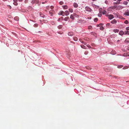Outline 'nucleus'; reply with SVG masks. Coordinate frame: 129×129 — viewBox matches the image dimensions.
I'll list each match as a JSON object with an SVG mask.
<instances>
[{"mask_svg":"<svg viewBox=\"0 0 129 129\" xmlns=\"http://www.w3.org/2000/svg\"><path fill=\"white\" fill-rule=\"evenodd\" d=\"M59 15H62L63 16L65 15L64 12L62 11H60V12L58 13Z\"/></svg>","mask_w":129,"mask_h":129,"instance_id":"obj_1","label":"nucleus"},{"mask_svg":"<svg viewBox=\"0 0 129 129\" xmlns=\"http://www.w3.org/2000/svg\"><path fill=\"white\" fill-rule=\"evenodd\" d=\"M39 2V1L38 0H33L31 2V3H36V4H38Z\"/></svg>","mask_w":129,"mask_h":129,"instance_id":"obj_2","label":"nucleus"},{"mask_svg":"<svg viewBox=\"0 0 129 129\" xmlns=\"http://www.w3.org/2000/svg\"><path fill=\"white\" fill-rule=\"evenodd\" d=\"M54 12V11L53 10H52L49 11V13L50 14L51 16H52L53 14V13Z\"/></svg>","mask_w":129,"mask_h":129,"instance_id":"obj_3","label":"nucleus"},{"mask_svg":"<svg viewBox=\"0 0 129 129\" xmlns=\"http://www.w3.org/2000/svg\"><path fill=\"white\" fill-rule=\"evenodd\" d=\"M108 18L110 19L111 20L114 18V16L113 15L110 14L109 15Z\"/></svg>","mask_w":129,"mask_h":129,"instance_id":"obj_4","label":"nucleus"},{"mask_svg":"<svg viewBox=\"0 0 129 129\" xmlns=\"http://www.w3.org/2000/svg\"><path fill=\"white\" fill-rule=\"evenodd\" d=\"M125 43H129V38H126L125 41Z\"/></svg>","mask_w":129,"mask_h":129,"instance_id":"obj_5","label":"nucleus"},{"mask_svg":"<svg viewBox=\"0 0 129 129\" xmlns=\"http://www.w3.org/2000/svg\"><path fill=\"white\" fill-rule=\"evenodd\" d=\"M40 15L41 17H42L43 18H44L45 17V15L43 14H42L41 12H39Z\"/></svg>","mask_w":129,"mask_h":129,"instance_id":"obj_6","label":"nucleus"},{"mask_svg":"<svg viewBox=\"0 0 129 129\" xmlns=\"http://www.w3.org/2000/svg\"><path fill=\"white\" fill-rule=\"evenodd\" d=\"M124 34V32L122 31H120L119 33V34L121 36H122Z\"/></svg>","mask_w":129,"mask_h":129,"instance_id":"obj_7","label":"nucleus"},{"mask_svg":"<svg viewBox=\"0 0 129 129\" xmlns=\"http://www.w3.org/2000/svg\"><path fill=\"white\" fill-rule=\"evenodd\" d=\"M86 9L87 11L90 12L91 11V9L88 7H86Z\"/></svg>","mask_w":129,"mask_h":129,"instance_id":"obj_8","label":"nucleus"},{"mask_svg":"<svg viewBox=\"0 0 129 129\" xmlns=\"http://www.w3.org/2000/svg\"><path fill=\"white\" fill-rule=\"evenodd\" d=\"M65 15H66V16H68L69 15V13L68 11H65L64 12Z\"/></svg>","mask_w":129,"mask_h":129,"instance_id":"obj_9","label":"nucleus"},{"mask_svg":"<svg viewBox=\"0 0 129 129\" xmlns=\"http://www.w3.org/2000/svg\"><path fill=\"white\" fill-rule=\"evenodd\" d=\"M117 21L115 19H114L111 21V23L113 24H115L117 22Z\"/></svg>","mask_w":129,"mask_h":129,"instance_id":"obj_10","label":"nucleus"},{"mask_svg":"<svg viewBox=\"0 0 129 129\" xmlns=\"http://www.w3.org/2000/svg\"><path fill=\"white\" fill-rule=\"evenodd\" d=\"M69 36H72L73 35V33L72 32H69L68 33Z\"/></svg>","mask_w":129,"mask_h":129,"instance_id":"obj_11","label":"nucleus"},{"mask_svg":"<svg viewBox=\"0 0 129 129\" xmlns=\"http://www.w3.org/2000/svg\"><path fill=\"white\" fill-rule=\"evenodd\" d=\"M73 6L75 8H77L78 7V5L77 3H74Z\"/></svg>","mask_w":129,"mask_h":129,"instance_id":"obj_12","label":"nucleus"},{"mask_svg":"<svg viewBox=\"0 0 129 129\" xmlns=\"http://www.w3.org/2000/svg\"><path fill=\"white\" fill-rule=\"evenodd\" d=\"M70 18L72 19H74L75 18L74 15H71L70 16Z\"/></svg>","mask_w":129,"mask_h":129,"instance_id":"obj_13","label":"nucleus"},{"mask_svg":"<svg viewBox=\"0 0 129 129\" xmlns=\"http://www.w3.org/2000/svg\"><path fill=\"white\" fill-rule=\"evenodd\" d=\"M124 14L126 16H128L129 15V12H126L124 13Z\"/></svg>","mask_w":129,"mask_h":129,"instance_id":"obj_14","label":"nucleus"},{"mask_svg":"<svg viewBox=\"0 0 129 129\" xmlns=\"http://www.w3.org/2000/svg\"><path fill=\"white\" fill-rule=\"evenodd\" d=\"M69 19V17L68 16L65 17L64 18V20L66 21H67L68 20V19Z\"/></svg>","mask_w":129,"mask_h":129,"instance_id":"obj_15","label":"nucleus"},{"mask_svg":"<svg viewBox=\"0 0 129 129\" xmlns=\"http://www.w3.org/2000/svg\"><path fill=\"white\" fill-rule=\"evenodd\" d=\"M81 47L83 49H86V47L85 46H84L83 45H81Z\"/></svg>","mask_w":129,"mask_h":129,"instance_id":"obj_16","label":"nucleus"},{"mask_svg":"<svg viewBox=\"0 0 129 129\" xmlns=\"http://www.w3.org/2000/svg\"><path fill=\"white\" fill-rule=\"evenodd\" d=\"M62 25H60L58 26L57 28L59 29H60L62 27Z\"/></svg>","mask_w":129,"mask_h":129,"instance_id":"obj_17","label":"nucleus"},{"mask_svg":"<svg viewBox=\"0 0 129 129\" xmlns=\"http://www.w3.org/2000/svg\"><path fill=\"white\" fill-rule=\"evenodd\" d=\"M102 13L103 14H105L106 13V12L105 10H104L102 12Z\"/></svg>","mask_w":129,"mask_h":129,"instance_id":"obj_18","label":"nucleus"},{"mask_svg":"<svg viewBox=\"0 0 129 129\" xmlns=\"http://www.w3.org/2000/svg\"><path fill=\"white\" fill-rule=\"evenodd\" d=\"M119 30L118 29H114L113 30V31L115 33H118L119 32Z\"/></svg>","mask_w":129,"mask_h":129,"instance_id":"obj_19","label":"nucleus"},{"mask_svg":"<svg viewBox=\"0 0 129 129\" xmlns=\"http://www.w3.org/2000/svg\"><path fill=\"white\" fill-rule=\"evenodd\" d=\"M14 19L18 21L19 20V18L18 17H15Z\"/></svg>","mask_w":129,"mask_h":129,"instance_id":"obj_20","label":"nucleus"},{"mask_svg":"<svg viewBox=\"0 0 129 129\" xmlns=\"http://www.w3.org/2000/svg\"><path fill=\"white\" fill-rule=\"evenodd\" d=\"M74 16H75L76 17L79 18V16L77 14H74Z\"/></svg>","mask_w":129,"mask_h":129,"instance_id":"obj_21","label":"nucleus"},{"mask_svg":"<svg viewBox=\"0 0 129 129\" xmlns=\"http://www.w3.org/2000/svg\"><path fill=\"white\" fill-rule=\"evenodd\" d=\"M123 67V66L122 65H120L118 66H117V68H121Z\"/></svg>","mask_w":129,"mask_h":129,"instance_id":"obj_22","label":"nucleus"},{"mask_svg":"<svg viewBox=\"0 0 129 129\" xmlns=\"http://www.w3.org/2000/svg\"><path fill=\"white\" fill-rule=\"evenodd\" d=\"M69 11L71 13H72L73 11V10L72 9H69Z\"/></svg>","mask_w":129,"mask_h":129,"instance_id":"obj_23","label":"nucleus"},{"mask_svg":"<svg viewBox=\"0 0 129 129\" xmlns=\"http://www.w3.org/2000/svg\"><path fill=\"white\" fill-rule=\"evenodd\" d=\"M63 8L65 9H67L68 8V6L66 5L64 6L63 7Z\"/></svg>","mask_w":129,"mask_h":129,"instance_id":"obj_24","label":"nucleus"},{"mask_svg":"<svg viewBox=\"0 0 129 129\" xmlns=\"http://www.w3.org/2000/svg\"><path fill=\"white\" fill-rule=\"evenodd\" d=\"M73 38L74 40L75 41H77L78 40V38L76 37H74Z\"/></svg>","mask_w":129,"mask_h":129,"instance_id":"obj_25","label":"nucleus"},{"mask_svg":"<svg viewBox=\"0 0 129 129\" xmlns=\"http://www.w3.org/2000/svg\"><path fill=\"white\" fill-rule=\"evenodd\" d=\"M128 3V2L126 1H125L123 3V4L125 5H127Z\"/></svg>","mask_w":129,"mask_h":129,"instance_id":"obj_26","label":"nucleus"},{"mask_svg":"<svg viewBox=\"0 0 129 129\" xmlns=\"http://www.w3.org/2000/svg\"><path fill=\"white\" fill-rule=\"evenodd\" d=\"M38 26V24L37 23L35 24L34 25V26L35 27H37Z\"/></svg>","mask_w":129,"mask_h":129,"instance_id":"obj_27","label":"nucleus"},{"mask_svg":"<svg viewBox=\"0 0 129 129\" xmlns=\"http://www.w3.org/2000/svg\"><path fill=\"white\" fill-rule=\"evenodd\" d=\"M13 4L15 6H17L18 5V3L17 2H14Z\"/></svg>","mask_w":129,"mask_h":129,"instance_id":"obj_28","label":"nucleus"},{"mask_svg":"<svg viewBox=\"0 0 129 129\" xmlns=\"http://www.w3.org/2000/svg\"><path fill=\"white\" fill-rule=\"evenodd\" d=\"M128 21L127 20H125L124 22V23L126 24H127L128 23Z\"/></svg>","mask_w":129,"mask_h":129,"instance_id":"obj_29","label":"nucleus"},{"mask_svg":"<svg viewBox=\"0 0 129 129\" xmlns=\"http://www.w3.org/2000/svg\"><path fill=\"white\" fill-rule=\"evenodd\" d=\"M128 68V67L127 66H125V67H124L123 68V70H125V69H127Z\"/></svg>","mask_w":129,"mask_h":129,"instance_id":"obj_30","label":"nucleus"},{"mask_svg":"<svg viewBox=\"0 0 129 129\" xmlns=\"http://www.w3.org/2000/svg\"><path fill=\"white\" fill-rule=\"evenodd\" d=\"M98 18H95L94 19V21H95V22H96L98 21Z\"/></svg>","mask_w":129,"mask_h":129,"instance_id":"obj_31","label":"nucleus"},{"mask_svg":"<svg viewBox=\"0 0 129 129\" xmlns=\"http://www.w3.org/2000/svg\"><path fill=\"white\" fill-rule=\"evenodd\" d=\"M127 32H128V31H125L124 32L125 35H127L128 34V33Z\"/></svg>","mask_w":129,"mask_h":129,"instance_id":"obj_32","label":"nucleus"},{"mask_svg":"<svg viewBox=\"0 0 129 129\" xmlns=\"http://www.w3.org/2000/svg\"><path fill=\"white\" fill-rule=\"evenodd\" d=\"M88 53V51H85V52L84 54L85 55H87Z\"/></svg>","mask_w":129,"mask_h":129,"instance_id":"obj_33","label":"nucleus"},{"mask_svg":"<svg viewBox=\"0 0 129 129\" xmlns=\"http://www.w3.org/2000/svg\"><path fill=\"white\" fill-rule=\"evenodd\" d=\"M59 4L60 5H62L63 4V2H62V1L60 2H59Z\"/></svg>","mask_w":129,"mask_h":129,"instance_id":"obj_34","label":"nucleus"},{"mask_svg":"<svg viewBox=\"0 0 129 129\" xmlns=\"http://www.w3.org/2000/svg\"><path fill=\"white\" fill-rule=\"evenodd\" d=\"M100 30H102L104 29V28L103 27H100Z\"/></svg>","mask_w":129,"mask_h":129,"instance_id":"obj_35","label":"nucleus"},{"mask_svg":"<svg viewBox=\"0 0 129 129\" xmlns=\"http://www.w3.org/2000/svg\"><path fill=\"white\" fill-rule=\"evenodd\" d=\"M81 43H83V44H84V45H86V43H85V42H84L83 41V42H81Z\"/></svg>","mask_w":129,"mask_h":129,"instance_id":"obj_36","label":"nucleus"},{"mask_svg":"<svg viewBox=\"0 0 129 129\" xmlns=\"http://www.w3.org/2000/svg\"><path fill=\"white\" fill-rule=\"evenodd\" d=\"M92 28V27L91 26H89L88 27V28L89 29H91Z\"/></svg>","mask_w":129,"mask_h":129,"instance_id":"obj_37","label":"nucleus"},{"mask_svg":"<svg viewBox=\"0 0 129 129\" xmlns=\"http://www.w3.org/2000/svg\"><path fill=\"white\" fill-rule=\"evenodd\" d=\"M86 46H87V47H88L89 48H91V46L89 45H87Z\"/></svg>","mask_w":129,"mask_h":129,"instance_id":"obj_38","label":"nucleus"},{"mask_svg":"<svg viewBox=\"0 0 129 129\" xmlns=\"http://www.w3.org/2000/svg\"><path fill=\"white\" fill-rule=\"evenodd\" d=\"M54 8V7L53 6H51L50 7V8L51 9H53Z\"/></svg>","mask_w":129,"mask_h":129,"instance_id":"obj_39","label":"nucleus"},{"mask_svg":"<svg viewBox=\"0 0 129 129\" xmlns=\"http://www.w3.org/2000/svg\"><path fill=\"white\" fill-rule=\"evenodd\" d=\"M110 25V23H108L106 24V26H109Z\"/></svg>","mask_w":129,"mask_h":129,"instance_id":"obj_40","label":"nucleus"},{"mask_svg":"<svg viewBox=\"0 0 129 129\" xmlns=\"http://www.w3.org/2000/svg\"><path fill=\"white\" fill-rule=\"evenodd\" d=\"M126 30H129V27H127L126 28Z\"/></svg>","mask_w":129,"mask_h":129,"instance_id":"obj_41","label":"nucleus"},{"mask_svg":"<svg viewBox=\"0 0 129 129\" xmlns=\"http://www.w3.org/2000/svg\"><path fill=\"white\" fill-rule=\"evenodd\" d=\"M18 1V0H13L14 2H17Z\"/></svg>","mask_w":129,"mask_h":129,"instance_id":"obj_42","label":"nucleus"},{"mask_svg":"<svg viewBox=\"0 0 129 129\" xmlns=\"http://www.w3.org/2000/svg\"><path fill=\"white\" fill-rule=\"evenodd\" d=\"M86 68L89 70L91 69H90V68L89 67L88 68V67H86Z\"/></svg>","mask_w":129,"mask_h":129,"instance_id":"obj_43","label":"nucleus"},{"mask_svg":"<svg viewBox=\"0 0 129 129\" xmlns=\"http://www.w3.org/2000/svg\"><path fill=\"white\" fill-rule=\"evenodd\" d=\"M28 1V0H25V2L26 3Z\"/></svg>","mask_w":129,"mask_h":129,"instance_id":"obj_44","label":"nucleus"},{"mask_svg":"<svg viewBox=\"0 0 129 129\" xmlns=\"http://www.w3.org/2000/svg\"><path fill=\"white\" fill-rule=\"evenodd\" d=\"M79 40L80 41V42H83V41H82V40H81V39H79Z\"/></svg>","mask_w":129,"mask_h":129,"instance_id":"obj_45","label":"nucleus"},{"mask_svg":"<svg viewBox=\"0 0 129 129\" xmlns=\"http://www.w3.org/2000/svg\"><path fill=\"white\" fill-rule=\"evenodd\" d=\"M120 8H121V9H122V8H123V7L121 6H120Z\"/></svg>","mask_w":129,"mask_h":129,"instance_id":"obj_46","label":"nucleus"},{"mask_svg":"<svg viewBox=\"0 0 129 129\" xmlns=\"http://www.w3.org/2000/svg\"><path fill=\"white\" fill-rule=\"evenodd\" d=\"M61 19L62 20H63V17H61Z\"/></svg>","mask_w":129,"mask_h":129,"instance_id":"obj_47","label":"nucleus"},{"mask_svg":"<svg viewBox=\"0 0 129 129\" xmlns=\"http://www.w3.org/2000/svg\"><path fill=\"white\" fill-rule=\"evenodd\" d=\"M60 20V18H59L58 20V21H59Z\"/></svg>","mask_w":129,"mask_h":129,"instance_id":"obj_48","label":"nucleus"},{"mask_svg":"<svg viewBox=\"0 0 129 129\" xmlns=\"http://www.w3.org/2000/svg\"><path fill=\"white\" fill-rule=\"evenodd\" d=\"M111 7V8L112 9H113V8H114V7Z\"/></svg>","mask_w":129,"mask_h":129,"instance_id":"obj_49","label":"nucleus"},{"mask_svg":"<svg viewBox=\"0 0 129 129\" xmlns=\"http://www.w3.org/2000/svg\"><path fill=\"white\" fill-rule=\"evenodd\" d=\"M101 14H100V15H98V16L100 17H101Z\"/></svg>","mask_w":129,"mask_h":129,"instance_id":"obj_50","label":"nucleus"},{"mask_svg":"<svg viewBox=\"0 0 129 129\" xmlns=\"http://www.w3.org/2000/svg\"><path fill=\"white\" fill-rule=\"evenodd\" d=\"M19 2H21L22 1V0H18Z\"/></svg>","mask_w":129,"mask_h":129,"instance_id":"obj_51","label":"nucleus"},{"mask_svg":"<svg viewBox=\"0 0 129 129\" xmlns=\"http://www.w3.org/2000/svg\"><path fill=\"white\" fill-rule=\"evenodd\" d=\"M116 4H119L120 3V2H119L118 3H116Z\"/></svg>","mask_w":129,"mask_h":129,"instance_id":"obj_52","label":"nucleus"},{"mask_svg":"<svg viewBox=\"0 0 129 129\" xmlns=\"http://www.w3.org/2000/svg\"><path fill=\"white\" fill-rule=\"evenodd\" d=\"M127 33H128L127 34L129 35V31H128V32H127Z\"/></svg>","mask_w":129,"mask_h":129,"instance_id":"obj_53","label":"nucleus"},{"mask_svg":"<svg viewBox=\"0 0 129 129\" xmlns=\"http://www.w3.org/2000/svg\"><path fill=\"white\" fill-rule=\"evenodd\" d=\"M127 49L128 50H129V48H127Z\"/></svg>","mask_w":129,"mask_h":129,"instance_id":"obj_54","label":"nucleus"},{"mask_svg":"<svg viewBox=\"0 0 129 129\" xmlns=\"http://www.w3.org/2000/svg\"><path fill=\"white\" fill-rule=\"evenodd\" d=\"M3 1H7V0H3Z\"/></svg>","mask_w":129,"mask_h":129,"instance_id":"obj_55","label":"nucleus"},{"mask_svg":"<svg viewBox=\"0 0 129 129\" xmlns=\"http://www.w3.org/2000/svg\"><path fill=\"white\" fill-rule=\"evenodd\" d=\"M122 0H118V1H121Z\"/></svg>","mask_w":129,"mask_h":129,"instance_id":"obj_56","label":"nucleus"},{"mask_svg":"<svg viewBox=\"0 0 129 129\" xmlns=\"http://www.w3.org/2000/svg\"><path fill=\"white\" fill-rule=\"evenodd\" d=\"M93 1H95L96 0H92Z\"/></svg>","mask_w":129,"mask_h":129,"instance_id":"obj_57","label":"nucleus"},{"mask_svg":"<svg viewBox=\"0 0 129 129\" xmlns=\"http://www.w3.org/2000/svg\"><path fill=\"white\" fill-rule=\"evenodd\" d=\"M42 4H44V2H42Z\"/></svg>","mask_w":129,"mask_h":129,"instance_id":"obj_58","label":"nucleus"}]
</instances>
